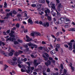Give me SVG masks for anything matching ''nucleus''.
I'll list each match as a JSON object with an SVG mask.
<instances>
[{"label":"nucleus","mask_w":75,"mask_h":75,"mask_svg":"<svg viewBox=\"0 0 75 75\" xmlns=\"http://www.w3.org/2000/svg\"><path fill=\"white\" fill-rule=\"evenodd\" d=\"M39 3H45V0H39L38 1Z\"/></svg>","instance_id":"14"},{"label":"nucleus","mask_w":75,"mask_h":75,"mask_svg":"<svg viewBox=\"0 0 75 75\" xmlns=\"http://www.w3.org/2000/svg\"><path fill=\"white\" fill-rule=\"evenodd\" d=\"M42 25L44 26V27H46V26H47V27H49V23L48 22H46L45 24H43Z\"/></svg>","instance_id":"11"},{"label":"nucleus","mask_w":75,"mask_h":75,"mask_svg":"<svg viewBox=\"0 0 75 75\" xmlns=\"http://www.w3.org/2000/svg\"><path fill=\"white\" fill-rule=\"evenodd\" d=\"M71 69H72V71H74L75 70V68L74 67H71Z\"/></svg>","instance_id":"51"},{"label":"nucleus","mask_w":75,"mask_h":75,"mask_svg":"<svg viewBox=\"0 0 75 75\" xmlns=\"http://www.w3.org/2000/svg\"><path fill=\"white\" fill-rule=\"evenodd\" d=\"M25 17H27L26 18H25V19H28V18H29V17H28V16H27V13H25Z\"/></svg>","instance_id":"27"},{"label":"nucleus","mask_w":75,"mask_h":75,"mask_svg":"<svg viewBox=\"0 0 75 75\" xmlns=\"http://www.w3.org/2000/svg\"><path fill=\"white\" fill-rule=\"evenodd\" d=\"M37 60H34L33 61V64L35 65V66L36 67L38 65V63H37Z\"/></svg>","instance_id":"9"},{"label":"nucleus","mask_w":75,"mask_h":75,"mask_svg":"<svg viewBox=\"0 0 75 75\" xmlns=\"http://www.w3.org/2000/svg\"><path fill=\"white\" fill-rule=\"evenodd\" d=\"M10 30H8L6 31V33L7 34H9V33H10Z\"/></svg>","instance_id":"36"},{"label":"nucleus","mask_w":75,"mask_h":75,"mask_svg":"<svg viewBox=\"0 0 75 75\" xmlns=\"http://www.w3.org/2000/svg\"><path fill=\"white\" fill-rule=\"evenodd\" d=\"M49 60H50V61H52V60L53 59L51 57H49Z\"/></svg>","instance_id":"41"},{"label":"nucleus","mask_w":75,"mask_h":75,"mask_svg":"<svg viewBox=\"0 0 75 75\" xmlns=\"http://www.w3.org/2000/svg\"><path fill=\"white\" fill-rule=\"evenodd\" d=\"M23 47L25 48H27V47H28V46L27 45H23Z\"/></svg>","instance_id":"56"},{"label":"nucleus","mask_w":75,"mask_h":75,"mask_svg":"<svg viewBox=\"0 0 75 75\" xmlns=\"http://www.w3.org/2000/svg\"><path fill=\"white\" fill-rule=\"evenodd\" d=\"M57 7H59L60 8H62L63 6L61 4H59Z\"/></svg>","instance_id":"20"},{"label":"nucleus","mask_w":75,"mask_h":75,"mask_svg":"<svg viewBox=\"0 0 75 75\" xmlns=\"http://www.w3.org/2000/svg\"><path fill=\"white\" fill-rule=\"evenodd\" d=\"M54 75H58V73H54L53 74Z\"/></svg>","instance_id":"63"},{"label":"nucleus","mask_w":75,"mask_h":75,"mask_svg":"<svg viewBox=\"0 0 75 75\" xmlns=\"http://www.w3.org/2000/svg\"><path fill=\"white\" fill-rule=\"evenodd\" d=\"M56 46L58 48H59L60 47V44H57L56 45Z\"/></svg>","instance_id":"34"},{"label":"nucleus","mask_w":75,"mask_h":75,"mask_svg":"<svg viewBox=\"0 0 75 75\" xmlns=\"http://www.w3.org/2000/svg\"><path fill=\"white\" fill-rule=\"evenodd\" d=\"M28 46H29L30 47H32L33 46L34 44H33L32 43H28Z\"/></svg>","instance_id":"23"},{"label":"nucleus","mask_w":75,"mask_h":75,"mask_svg":"<svg viewBox=\"0 0 75 75\" xmlns=\"http://www.w3.org/2000/svg\"><path fill=\"white\" fill-rule=\"evenodd\" d=\"M26 64H27L28 65V68H31V67H30V65H31V64L29 62H27L26 63Z\"/></svg>","instance_id":"15"},{"label":"nucleus","mask_w":75,"mask_h":75,"mask_svg":"<svg viewBox=\"0 0 75 75\" xmlns=\"http://www.w3.org/2000/svg\"><path fill=\"white\" fill-rule=\"evenodd\" d=\"M11 33H9V34L10 36H11V37H15V36L13 34H14V31H13V30H11Z\"/></svg>","instance_id":"7"},{"label":"nucleus","mask_w":75,"mask_h":75,"mask_svg":"<svg viewBox=\"0 0 75 75\" xmlns=\"http://www.w3.org/2000/svg\"><path fill=\"white\" fill-rule=\"evenodd\" d=\"M60 67H61V69H63V65L62 64H61L60 65Z\"/></svg>","instance_id":"60"},{"label":"nucleus","mask_w":75,"mask_h":75,"mask_svg":"<svg viewBox=\"0 0 75 75\" xmlns=\"http://www.w3.org/2000/svg\"><path fill=\"white\" fill-rule=\"evenodd\" d=\"M45 54L47 57H49V55L47 53H45Z\"/></svg>","instance_id":"31"},{"label":"nucleus","mask_w":75,"mask_h":75,"mask_svg":"<svg viewBox=\"0 0 75 75\" xmlns=\"http://www.w3.org/2000/svg\"><path fill=\"white\" fill-rule=\"evenodd\" d=\"M42 6V5L41 4H38L37 5V7H39L38 8H41V6Z\"/></svg>","instance_id":"24"},{"label":"nucleus","mask_w":75,"mask_h":75,"mask_svg":"<svg viewBox=\"0 0 75 75\" xmlns=\"http://www.w3.org/2000/svg\"><path fill=\"white\" fill-rule=\"evenodd\" d=\"M18 17H21V14H18L17 15Z\"/></svg>","instance_id":"49"},{"label":"nucleus","mask_w":75,"mask_h":75,"mask_svg":"<svg viewBox=\"0 0 75 75\" xmlns=\"http://www.w3.org/2000/svg\"><path fill=\"white\" fill-rule=\"evenodd\" d=\"M50 53L51 55H53L55 53V50H53L52 51L50 52Z\"/></svg>","instance_id":"16"},{"label":"nucleus","mask_w":75,"mask_h":75,"mask_svg":"<svg viewBox=\"0 0 75 75\" xmlns=\"http://www.w3.org/2000/svg\"><path fill=\"white\" fill-rule=\"evenodd\" d=\"M63 18V20H64H64H67V18L65 17H64L63 18Z\"/></svg>","instance_id":"53"},{"label":"nucleus","mask_w":75,"mask_h":75,"mask_svg":"<svg viewBox=\"0 0 75 75\" xmlns=\"http://www.w3.org/2000/svg\"><path fill=\"white\" fill-rule=\"evenodd\" d=\"M18 52H19V54H22V53L23 52L21 50H19V51Z\"/></svg>","instance_id":"52"},{"label":"nucleus","mask_w":75,"mask_h":75,"mask_svg":"<svg viewBox=\"0 0 75 75\" xmlns=\"http://www.w3.org/2000/svg\"><path fill=\"white\" fill-rule=\"evenodd\" d=\"M47 19L49 21H51V18L50 16H48Z\"/></svg>","instance_id":"29"},{"label":"nucleus","mask_w":75,"mask_h":75,"mask_svg":"<svg viewBox=\"0 0 75 75\" xmlns=\"http://www.w3.org/2000/svg\"><path fill=\"white\" fill-rule=\"evenodd\" d=\"M28 31L27 29H25L24 30V33H25Z\"/></svg>","instance_id":"61"},{"label":"nucleus","mask_w":75,"mask_h":75,"mask_svg":"<svg viewBox=\"0 0 75 75\" xmlns=\"http://www.w3.org/2000/svg\"><path fill=\"white\" fill-rule=\"evenodd\" d=\"M33 46L35 48H37V46L34 44H33Z\"/></svg>","instance_id":"44"},{"label":"nucleus","mask_w":75,"mask_h":75,"mask_svg":"<svg viewBox=\"0 0 75 75\" xmlns=\"http://www.w3.org/2000/svg\"><path fill=\"white\" fill-rule=\"evenodd\" d=\"M8 63L11 64V65H17V62L13 61H11V63L9 62Z\"/></svg>","instance_id":"4"},{"label":"nucleus","mask_w":75,"mask_h":75,"mask_svg":"<svg viewBox=\"0 0 75 75\" xmlns=\"http://www.w3.org/2000/svg\"><path fill=\"white\" fill-rule=\"evenodd\" d=\"M64 23L65 24H68V21H69V20L68 19H66V20H64Z\"/></svg>","instance_id":"13"},{"label":"nucleus","mask_w":75,"mask_h":75,"mask_svg":"<svg viewBox=\"0 0 75 75\" xmlns=\"http://www.w3.org/2000/svg\"><path fill=\"white\" fill-rule=\"evenodd\" d=\"M9 40V41H13L14 40V41H16V38H9L8 39H7L6 40L7 41Z\"/></svg>","instance_id":"6"},{"label":"nucleus","mask_w":75,"mask_h":75,"mask_svg":"<svg viewBox=\"0 0 75 75\" xmlns=\"http://www.w3.org/2000/svg\"><path fill=\"white\" fill-rule=\"evenodd\" d=\"M52 61L53 64H55V61L54 60H52Z\"/></svg>","instance_id":"50"},{"label":"nucleus","mask_w":75,"mask_h":75,"mask_svg":"<svg viewBox=\"0 0 75 75\" xmlns=\"http://www.w3.org/2000/svg\"><path fill=\"white\" fill-rule=\"evenodd\" d=\"M47 71L48 72H50V69L49 68H47Z\"/></svg>","instance_id":"42"},{"label":"nucleus","mask_w":75,"mask_h":75,"mask_svg":"<svg viewBox=\"0 0 75 75\" xmlns=\"http://www.w3.org/2000/svg\"><path fill=\"white\" fill-rule=\"evenodd\" d=\"M18 64H21V61L20 60H18Z\"/></svg>","instance_id":"54"},{"label":"nucleus","mask_w":75,"mask_h":75,"mask_svg":"<svg viewBox=\"0 0 75 75\" xmlns=\"http://www.w3.org/2000/svg\"><path fill=\"white\" fill-rule=\"evenodd\" d=\"M7 3H6V2H4V8H6L7 7Z\"/></svg>","instance_id":"28"},{"label":"nucleus","mask_w":75,"mask_h":75,"mask_svg":"<svg viewBox=\"0 0 75 75\" xmlns=\"http://www.w3.org/2000/svg\"><path fill=\"white\" fill-rule=\"evenodd\" d=\"M39 50H42V47H39Z\"/></svg>","instance_id":"58"},{"label":"nucleus","mask_w":75,"mask_h":75,"mask_svg":"<svg viewBox=\"0 0 75 75\" xmlns=\"http://www.w3.org/2000/svg\"><path fill=\"white\" fill-rule=\"evenodd\" d=\"M26 41H27V42H29V41H31V39L30 38H29V39H28L26 40Z\"/></svg>","instance_id":"35"},{"label":"nucleus","mask_w":75,"mask_h":75,"mask_svg":"<svg viewBox=\"0 0 75 75\" xmlns=\"http://www.w3.org/2000/svg\"><path fill=\"white\" fill-rule=\"evenodd\" d=\"M46 14H45V16H47L48 17V16H48L50 15V13H48V14L47 13H45Z\"/></svg>","instance_id":"47"},{"label":"nucleus","mask_w":75,"mask_h":75,"mask_svg":"<svg viewBox=\"0 0 75 75\" xmlns=\"http://www.w3.org/2000/svg\"><path fill=\"white\" fill-rule=\"evenodd\" d=\"M10 16L12 17H14V15H13V13H9L7 14L6 15L7 17H5L4 18V19H8V18L10 17Z\"/></svg>","instance_id":"3"},{"label":"nucleus","mask_w":75,"mask_h":75,"mask_svg":"<svg viewBox=\"0 0 75 75\" xmlns=\"http://www.w3.org/2000/svg\"><path fill=\"white\" fill-rule=\"evenodd\" d=\"M43 50H45V51L46 49H47V47H45V46H44L43 47Z\"/></svg>","instance_id":"43"},{"label":"nucleus","mask_w":75,"mask_h":75,"mask_svg":"<svg viewBox=\"0 0 75 75\" xmlns=\"http://www.w3.org/2000/svg\"><path fill=\"white\" fill-rule=\"evenodd\" d=\"M10 9H7L5 10L6 12H9L10 11Z\"/></svg>","instance_id":"45"},{"label":"nucleus","mask_w":75,"mask_h":75,"mask_svg":"<svg viewBox=\"0 0 75 75\" xmlns=\"http://www.w3.org/2000/svg\"><path fill=\"white\" fill-rule=\"evenodd\" d=\"M67 44L69 47H72V43L71 42L68 43Z\"/></svg>","instance_id":"22"},{"label":"nucleus","mask_w":75,"mask_h":75,"mask_svg":"<svg viewBox=\"0 0 75 75\" xmlns=\"http://www.w3.org/2000/svg\"><path fill=\"white\" fill-rule=\"evenodd\" d=\"M8 67V66L6 64H5V67L4 68V70H6V69H7Z\"/></svg>","instance_id":"25"},{"label":"nucleus","mask_w":75,"mask_h":75,"mask_svg":"<svg viewBox=\"0 0 75 75\" xmlns=\"http://www.w3.org/2000/svg\"><path fill=\"white\" fill-rule=\"evenodd\" d=\"M43 75H47V74H46V72H45V71H43Z\"/></svg>","instance_id":"33"},{"label":"nucleus","mask_w":75,"mask_h":75,"mask_svg":"<svg viewBox=\"0 0 75 75\" xmlns=\"http://www.w3.org/2000/svg\"><path fill=\"white\" fill-rule=\"evenodd\" d=\"M69 31H75V28H71L69 29Z\"/></svg>","instance_id":"21"},{"label":"nucleus","mask_w":75,"mask_h":75,"mask_svg":"<svg viewBox=\"0 0 75 75\" xmlns=\"http://www.w3.org/2000/svg\"><path fill=\"white\" fill-rule=\"evenodd\" d=\"M32 7H36V4H32L31 5Z\"/></svg>","instance_id":"32"},{"label":"nucleus","mask_w":75,"mask_h":75,"mask_svg":"<svg viewBox=\"0 0 75 75\" xmlns=\"http://www.w3.org/2000/svg\"><path fill=\"white\" fill-rule=\"evenodd\" d=\"M14 44H18V42L15 41L14 42Z\"/></svg>","instance_id":"59"},{"label":"nucleus","mask_w":75,"mask_h":75,"mask_svg":"<svg viewBox=\"0 0 75 75\" xmlns=\"http://www.w3.org/2000/svg\"><path fill=\"white\" fill-rule=\"evenodd\" d=\"M19 26H20V25H19L18 23H17L16 25V27L18 28V27H19Z\"/></svg>","instance_id":"40"},{"label":"nucleus","mask_w":75,"mask_h":75,"mask_svg":"<svg viewBox=\"0 0 75 75\" xmlns=\"http://www.w3.org/2000/svg\"><path fill=\"white\" fill-rule=\"evenodd\" d=\"M30 56L32 58H34V56L33 54H31Z\"/></svg>","instance_id":"62"},{"label":"nucleus","mask_w":75,"mask_h":75,"mask_svg":"<svg viewBox=\"0 0 75 75\" xmlns=\"http://www.w3.org/2000/svg\"><path fill=\"white\" fill-rule=\"evenodd\" d=\"M28 21V22L29 23H30V24H33V21H32V20H31V19H29Z\"/></svg>","instance_id":"17"},{"label":"nucleus","mask_w":75,"mask_h":75,"mask_svg":"<svg viewBox=\"0 0 75 75\" xmlns=\"http://www.w3.org/2000/svg\"><path fill=\"white\" fill-rule=\"evenodd\" d=\"M56 35L57 36V37H58V36H59V32H57L56 33Z\"/></svg>","instance_id":"46"},{"label":"nucleus","mask_w":75,"mask_h":75,"mask_svg":"<svg viewBox=\"0 0 75 75\" xmlns=\"http://www.w3.org/2000/svg\"><path fill=\"white\" fill-rule=\"evenodd\" d=\"M57 10L59 11H60L61 9L60 8H59V7H57Z\"/></svg>","instance_id":"48"},{"label":"nucleus","mask_w":75,"mask_h":75,"mask_svg":"<svg viewBox=\"0 0 75 75\" xmlns=\"http://www.w3.org/2000/svg\"><path fill=\"white\" fill-rule=\"evenodd\" d=\"M34 34H35L37 36H38L39 35L40 37L41 36V35L40 33H38L37 32H34L32 33H31L30 35L33 36V37L34 36Z\"/></svg>","instance_id":"2"},{"label":"nucleus","mask_w":75,"mask_h":75,"mask_svg":"<svg viewBox=\"0 0 75 75\" xmlns=\"http://www.w3.org/2000/svg\"><path fill=\"white\" fill-rule=\"evenodd\" d=\"M64 47H65V48H68V47H69L68 45L67 44L64 45Z\"/></svg>","instance_id":"37"},{"label":"nucleus","mask_w":75,"mask_h":75,"mask_svg":"<svg viewBox=\"0 0 75 75\" xmlns=\"http://www.w3.org/2000/svg\"><path fill=\"white\" fill-rule=\"evenodd\" d=\"M56 12L57 13V16H58V17H60V13L59 12H58V11L57 10H56Z\"/></svg>","instance_id":"26"},{"label":"nucleus","mask_w":75,"mask_h":75,"mask_svg":"<svg viewBox=\"0 0 75 75\" xmlns=\"http://www.w3.org/2000/svg\"><path fill=\"white\" fill-rule=\"evenodd\" d=\"M42 44H43V45L46 44V43L45 42L43 41L42 42Z\"/></svg>","instance_id":"55"},{"label":"nucleus","mask_w":75,"mask_h":75,"mask_svg":"<svg viewBox=\"0 0 75 75\" xmlns=\"http://www.w3.org/2000/svg\"><path fill=\"white\" fill-rule=\"evenodd\" d=\"M9 13H12V15L13 14L14 15H16V14H17V12H16V11L15 10H13V11H11V12Z\"/></svg>","instance_id":"10"},{"label":"nucleus","mask_w":75,"mask_h":75,"mask_svg":"<svg viewBox=\"0 0 75 75\" xmlns=\"http://www.w3.org/2000/svg\"><path fill=\"white\" fill-rule=\"evenodd\" d=\"M67 73V70L66 69H64V72H63V74H66V73Z\"/></svg>","instance_id":"38"},{"label":"nucleus","mask_w":75,"mask_h":75,"mask_svg":"<svg viewBox=\"0 0 75 75\" xmlns=\"http://www.w3.org/2000/svg\"><path fill=\"white\" fill-rule=\"evenodd\" d=\"M73 46V48L74 50H75V43L74 44Z\"/></svg>","instance_id":"64"},{"label":"nucleus","mask_w":75,"mask_h":75,"mask_svg":"<svg viewBox=\"0 0 75 75\" xmlns=\"http://www.w3.org/2000/svg\"><path fill=\"white\" fill-rule=\"evenodd\" d=\"M42 57H43V58L45 60L47 61V60H48V58L46 57L45 55H44V54H43Z\"/></svg>","instance_id":"12"},{"label":"nucleus","mask_w":75,"mask_h":75,"mask_svg":"<svg viewBox=\"0 0 75 75\" xmlns=\"http://www.w3.org/2000/svg\"><path fill=\"white\" fill-rule=\"evenodd\" d=\"M18 41L19 42H21V43L23 42V41L21 40H18Z\"/></svg>","instance_id":"57"},{"label":"nucleus","mask_w":75,"mask_h":75,"mask_svg":"<svg viewBox=\"0 0 75 75\" xmlns=\"http://www.w3.org/2000/svg\"><path fill=\"white\" fill-rule=\"evenodd\" d=\"M45 65L47 66V67H48L49 65H50L51 64V61L50 60H48L47 61V62H45Z\"/></svg>","instance_id":"8"},{"label":"nucleus","mask_w":75,"mask_h":75,"mask_svg":"<svg viewBox=\"0 0 75 75\" xmlns=\"http://www.w3.org/2000/svg\"><path fill=\"white\" fill-rule=\"evenodd\" d=\"M15 54L16 56H18V52H16L15 53Z\"/></svg>","instance_id":"39"},{"label":"nucleus","mask_w":75,"mask_h":75,"mask_svg":"<svg viewBox=\"0 0 75 75\" xmlns=\"http://www.w3.org/2000/svg\"><path fill=\"white\" fill-rule=\"evenodd\" d=\"M68 49L69 51H72V50H73V48H72V46L69 47H68Z\"/></svg>","instance_id":"19"},{"label":"nucleus","mask_w":75,"mask_h":75,"mask_svg":"<svg viewBox=\"0 0 75 75\" xmlns=\"http://www.w3.org/2000/svg\"><path fill=\"white\" fill-rule=\"evenodd\" d=\"M47 12H48V13H50V9H47V10H46L45 11V13H47Z\"/></svg>","instance_id":"18"},{"label":"nucleus","mask_w":75,"mask_h":75,"mask_svg":"<svg viewBox=\"0 0 75 75\" xmlns=\"http://www.w3.org/2000/svg\"><path fill=\"white\" fill-rule=\"evenodd\" d=\"M30 69V68H28V70H26V72L27 73H29L30 72V69Z\"/></svg>","instance_id":"30"},{"label":"nucleus","mask_w":75,"mask_h":75,"mask_svg":"<svg viewBox=\"0 0 75 75\" xmlns=\"http://www.w3.org/2000/svg\"><path fill=\"white\" fill-rule=\"evenodd\" d=\"M62 21H63V18H60V19L58 20V22H57V24H62Z\"/></svg>","instance_id":"5"},{"label":"nucleus","mask_w":75,"mask_h":75,"mask_svg":"<svg viewBox=\"0 0 75 75\" xmlns=\"http://www.w3.org/2000/svg\"><path fill=\"white\" fill-rule=\"evenodd\" d=\"M8 51L10 52H10L8 53V52H3V54L6 57H8V55L9 56H12L13 55V53L14 52V50H11V48L9 47Z\"/></svg>","instance_id":"1"}]
</instances>
